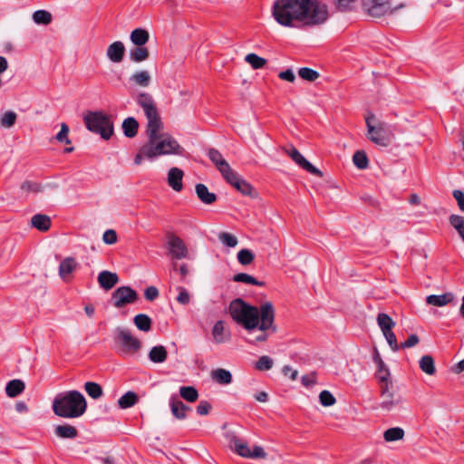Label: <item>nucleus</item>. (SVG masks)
<instances>
[{
	"mask_svg": "<svg viewBox=\"0 0 464 464\" xmlns=\"http://www.w3.org/2000/svg\"><path fill=\"white\" fill-rule=\"evenodd\" d=\"M272 16L285 27H294L295 23L306 26L324 24L329 19V9L320 0H276Z\"/></svg>",
	"mask_w": 464,
	"mask_h": 464,
	"instance_id": "obj_1",
	"label": "nucleus"
},
{
	"mask_svg": "<svg viewBox=\"0 0 464 464\" xmlns=\"http://www.w3.org/2000/svg\"><path fill=\"white\" fill-rule=\"evenodd\" d=\"M162 129L154 128L152 132L150 130H146L148 141L142 145V152L146 159L153 160L161 155L182 154L183 149L175 139L160 132Z\"/></svg>",
	"mask_w": 464,
	"mask_h": 464,
	"instance_id": "obj_2",
	"label": "nucleus"
},
{
	"mask_svg": "<svg viewBox=\"0 0 464 464\" xmlns=\"http://www.w3.org/2000/svg\"><path fill=\"white\" fill-rule=\"evenodd\" d=\"M52 407L55 415L74 419L84 414L87 402L80 392L72 390L58 393L53 401Z\"/></svg>",
	"mask_w": 464,
	"mask_h": 464,
	"instance_id": "obj_3",
	"label": "nucleus"
},
{
	"mask_svg": "<svg viewBox=\"0 0 464 464\" xmlns=\"http://www.w3.org/2000/svg\"><path fill=\"white\" fill-rule=\"evenodd\" d=\"M232 319L242 325L246 330L252 331L258 325L257 307L245 302L242 298H236L228 307Z\"/></svg>",
	"mask_w": 464,
	"mask_h": 464,
	"instance_id": "obj_4",
	"label": "nucleus"
},
{
	"mask_svg": "<svg viewBox=\"0 0 464 464\" xmlns=\"http://www.w3.org/2000/svg\"><path fill=\"white\" fill-rule=\"evenodd\" d=\"M82 118L87 130L99 134L103 140H107L113 135V122L110 116L102 111H87Z\"/></svg>",
	"mask_w": 464,
	"mask_h": 464,
	"instance_id": "obj_5",
	"label": "nucleus"
},
{
	"mask_svg": "<svg viewBox=\"0 0 464 464\" xmlns=\"http://www.w3.org/2000/svg\"><path fill=\"white\" fill-rule=\"evenodd\" d=\"M114 342L120 354H134L141 348V342L134 337L129 329L116 327L114 330Z\"/></svg>",
	"mask_w": 464,
	"mask_h": 464,
	"instance_id": "obj_6",
	"label": "nucleus"
},
{
	"mask_svg": "<svg viewBox=\"0 0 464 464\" xmlns=\"http://www.w3.org/2000/svg\"><path fill=\"white\" fill-rule=\"evenodd\" d=\"M361 6L365 14L373 18L394 14L404 7V4L393 5L392 0H361Z\"/></svg>",
	"mask_w": 464,
	"mask_h": 464,
	"instance_id": "obj_7",
	"label": "nucleus"
},
{
	"mask_svg": "<svg viewBox=\"0 0 464 464\" xmlns=\"http://www.w3.org/2000/svg\"><path fill=\"white\" fill-rule=\"evenodd\" d=\"M137 103L142 108L148 120L146 130L151 132L154 128H163L160 113L152 96L147 92H141L137 97Z\"/></svg>",
	"mask_w": 464,
	"mask_h": 464,
	"instance_id": "obj_8",
	"label": "nucleus"
},
{
	"mask_svg": "<svg viewBox=\"0 0 464 464\" xmlns=\"http://www.w3.org/2000/svg\"><path fill=\"white\" fill-rule=\"evenodd\" d=\"M258 313V325L257 329L262 332L271 330L273 333L276 332L275 325V309L271 302H266L257 307Z\"/></svg>",
	"mask_w": 464,
	"mask_h": 464,
	"instance_id": "obj_9",
	"label": "nucleus"
},
{
	"mask_svg": "<svg viewBox=\"0 0 464 464\" xmlns=\"http://www.w3.org/2000/svg\"><path fill=\"white\" fill-rule=\"evenodd\" d=\"M137 299L138 294L130 286H120L111 294V302L115 308H121L127 304H133Z\"/></svg>",
	"mask_w": 464,
	"mask_h": 464,
	"instance_id": "obj_10",
	"label": "nucleus"
},
{
	"mask_svg": "<svg viewBox=\"0 0 464 464\" xmlns=\"http://www.w3.org/2000/svg\"><path fill=\"white\" fill-rule=\"evenodd\" d=\"M224 179L233 186L237 191H239L244 196H249L251 198L256 197L257 193L255 188L248 183L246 180L242 179L237 172L233 169L230 170L227 175H225Z\"/></svg>",
	"mask_w": 464,
	"mask_h": 464,
	"instance_id": "obj_11",
	"label": "nucleus"
},
{
	"mask_svg": "<svg viewBox=\"0 0 464 464\" xmlns=\"http://www.w3.org/2000/svg\"><path fill=\"white\" fill-rule=\"evenodd\" d=\"M167 248L172 259L180 260L188 257V250L185 242L173 233L168 236Z\"/></svg>",
	"mask_w": 464,
	"mask_h": 464,
	"instance_id": "obj_12",
	"label": "nucleus"
},
{
	"mask_svg": "<svg viewBox=\"0 0 464 464\" xmlns=\"http://www.w3.org/2000/svg\"><path fill=\"white\" fill-rule=\"evenodd\" d=\"M373 119L374 115L371 114L365 120L368 129L367 138L371 141L379 146L386 147L389 144V140L386 137V132L382 126L375 127L372 125V121Z\"/></svg>",
	"mask_w": 464,
	"mask_h": 464,
	"instance_id": "obj_13",
	"label": "nucleus"
},
{
	"mask_svg": "<svg viewBox=\"0 0 464 464\" xmlns=\"http://www.w3.org/2000/svg\"><path fill=\"white\" fill-rule=\"evenodd\" d=\"M233 443L235 451L241 457L249 459H263L266 455L262 447L255 446L253 450H250L247 443L243 442L237 438H234Z\"/></svg>",
	"mask_w": 464,
	"mask_h": 464,
	"instance_id": "obj_14",
	"label": "nucleus"
},
{
	"mask_svg": "<svg viewBox=\"0 0 464 464\" xmlns=\"http://www.w3.org/2000/svg\"><path fill=\"white\" fill-rule=\"evenodd\" d=\"M284 150L299 167L316 177H323V172L310 163L295 147L284 149Z\"/></svg>",
	"mask_w": 464,
	"mask_h": 464,
	"instance_id": "obj_15",
	"label": "nucleus"
},
{
	"mask_svg": "<svg viewBox=\"0 0 464 464\" xmlns=\"http://www.w3.org/2000/svg\"><path fill=\"white\" fill-rule=\"evenodd\" d=\"M208 157L215 164L216 168L221 173L222 177L227 175L232 170L230 165L223 158L222 154L217 149H209L208 151Z\"/></svg>",
	"mask_w": 464,
	"mask_h": 464,
	"instance_id": "obj_16",
	"label": "nucleus"
},
{
	"mask_svg": "<svg viewBox=\"0 0 464 464\" xmlns=\"http://www.w3.org/2000/svg\"><path fill=\"white\" fill-rule=\"evenodd\" d=\"M125 54V46L121 41L111 44L106 51L108 59L115 63L122 62Z\"/></svg>",
	"mask_w": 464,
	"mask_h": 464,
	"instance_id": "obj_17",
	"label": "nucleus"
},
{
	"mask_svg": "<svg viewBox=\"0 0 464 464\" xmlns=\"http://www.w3.org/2000/svg\"><path fill=\"white\" fill-rule=\"evenodd\" d=\"M169 406L173 416L178 420H184L187 417V412L191 411V407L186 405L183 401L177 397L172 396L169 400Z\"/></svg>",
	"mask_w": 464,
	"mask_h": 464,
	"instance_id": "obj_18",
	"label": "nucleus"
},
{
	"mask_svg": "<svg viewBox=\"0 0 464 464\" xmlns=\"http://www.w3.org/2000/svg\"><path fill=\"white\" fill-rule=\"evenodd\" d=\"M184 172L179 168H171L168 173V184L175 191L179 192L183 188L182 179Z\"/></svg>",
	"mask_w": 464,
	"mask_h": 464,
	"instance_id": "obj_19",
	"label": "nucleus"
},
{
	"mask_svg": "<svg viewBox=\"0 0 464 464\" xmlns=\"http://www.w3.org/2000/svg\"><path fill=\"white\" fill-rule=\"evenodd\" d=\"M119 282V276L116 273L111 271H102L98 276V283L104 290L111 289Z\"/></svg>",
	"mask_w": 464,
	"mask_h": 464,
	"instance_id": "obj_20",
	"label": "nucleus"
},
{
	"mask_svg": "<svg viewBox=\"0 0 464 464\" xmlns=\"http://www.w3.org/2000/svg\"><path fill=\"white\" fill-rule=\"evenodd\" d=\"M454 301V295L451 292H447L442 295H430L426 298L428 304L441 307L445 306Z\"/></svg>",
	"mask_w": 464,
	"mask_h": 464,
	"instance_id": "obj_21",
	"label": "nucleus"
},
{
	"mask_svg": "<svg viewBox=\"0 0 464 464\" xmlns=\"http://www.w3.org/2000/svg\"><path fill=\"white\" fill-rule=\"evenodd\" d=\"M195 190L198 199L204 204L210 205L217 200L216 194L209 192L208 187L204 184H197Z\"/></svg>",
	"mask_w": 464,
	"mask_h": 464,
	"instance_id": "obj_22",
	"label": "nucleus"
},
{
	"mask_svg": "<svg viewBox=\"0 0 464 464\" xmlns=\"http://www.w3.org/2000/svg\"><path fill=\"white\" fill-rule=\"evenodd\" d=\"M77 262L73 257L64 258L59 266V276L63 281L76 269Z\"/></svg>",
	"mask_w": 464,
	"mask_h": 464,
	"instance_id": "obj_23",
	"label": "nucleus"
},
{
	"mask_svg": "<svg viewBox=\"0 0 464 464\" xmlns=\"http://www.w3.org/2000/svg\"><path fill=\"white\" fill-rule=\"evenodd\" d=\"M54 434L61 439H75L78 436L77 429L70 424L57 425L54 428Z\"/></svg>",
	"mask_w": 464,
	"mask_h": 464,
	"instance_id": "obj_24",
	"label": "nucleus"
},
{
	"mask_svg": "<svg viewBox=\"0 0 464 464\" xmlns=\"http://www.w3.org/2000/svg\"><path fill=\"white\" fill-rule=\"evenodd\" d=\"M149 359L154 363H162L167 360L168 352L165 346L156 345L153 346L149 352Z\"/></svg>",
	"mask_w": 464,
	"mask_h": 464,
	"instance_id": "obj_25",
	"label": "nucleus"
},
{
	"mask_svg": "<svg viewBox=\"0 0 464 464\" xmlns=\"http://www.w3.org/2000/svg\"><path fill=\"white\" fill-rule=\"evenodd\" d=\"M31 224L39 231L45 232L51 227V218L44 214H35L31 218Z\"/></svg>",
	"mask_w": 464,
	"mask_h": 464,
	"instance_id": "obj_26",
	"label": "nucleus"
},
{
	"mask_svg": "<svg viewBox=\"0 0 464 464\" xmlns=\"http://www.w3.org/2000/svg\"><path fill=\"white\" fill-rule=\"evenodd\" d=\"M212 334L215 342L218 343H225L226 341H228L230 339V334L228 332L226 333L224 322L221 320L218 321L214 324L212 329Z\"/></svg>",
	"mask_w": 464,
	"mask_h": 464,
	"instance_id": "obj_27",
	"label": "nucleus"
},
{
	"mask_svg": "<svg viewBox=\"0 0 464 464\" xmlns=\"http://www.w3.org/2000/svg\"><path fill=\"white\" fill-rule=\"evenodd\" d=\"M25 389V384L22 380L14 379L7 382L5 392L10 398H14L21 394Z\"/></svg>",
	"mask_w": 464,
	"mask_h": 464,
	"instance_id": "obj_28",
	"label": "nucleus"
},
{
	"mask_svg": "<svg viewBox=\"0 0 464 464\" xmlns=\"http://www.w3.org/2000/svg\"><path fill=\"white\" fill-rule=\"evenodd\" d=\"M130 39L134 45H145L150 39V34L146 29L136 28L130 33Z\"/></svg>",
	"mask_w": 464,
	"mask_h": 464,
	"instance_id": "obj_29",
	"label": "nucleus"
},
{
	"mask_svg": "<svg viewBox=\"0 0 464 464\" xmlns=\"http://www.w3.org/2000/svg\"><path fill=\"white\" fill-rule=\"evenodd\" d=\"M129 80L137 86L148 87L151 82V77L147 71L142 70L131 74Z\"/></svg>",
	"mask_w": 464,
	"mask_h": 464,
	"instance_id": "obj_30",
	"label": "nucleus"
},
{
	"mask_svg": "<svg viewBox=\"0 0 464 464\" xmlns=\"http://www.w3.org/2000/svg\"><path fill=\"white\" fill-rule=\"evenodd\" d=\"M123 133L128 138H133L137 135L139 130V122L133 117L126 118L122 122Z\"/></svg>",
	"mask_w": 464,
	"mask_h": 464,
	"instance_id": "obj_31",
	"label": "nucleus"
},
{
	"mask_svg": "<svg viewBox=\"0 0 464 464\" xmlns=\"http://www.w3.org/2000/svg\"><path fill=\"white\" fill-rule=\"evenodd\" d=\"M381 392L382 398L381 407L384 410L390 411L397 404V401L393 400V394L389 390V383H386L385 386H381Z\"/></svg>",
	"mask_w": 464,
	"mask_h": 464,
	"instance_id": "obj_32",
	"label": "nucleus"
},
{
	"mask_svg": "<svg viewBox=\"0 0 464 464\" xmlns=\"http://www.w3.org/2000/svg\"><path fill=\"white\" fill-rule=\"evenodd\" d=\"M212 379L218 384L226 385L232 382V374L229 371L218 368L211 372Z\"/></svg>",
	"mask_w": 464,
	"mask_h": 464,
	"instance_id": "obj_33",
	"label": "nucleus"
},
{
	"mask_svg": "<svg viewBox=\"0 0 464 464\" xmlns=\"http://www.w3.org/2000/svg\"><path fill=\"white\" fill-rule=\"evenodd\" d=\"M150 56V52L144 45L137 46L130 51V59L134 63H141L147 60Z\"/></svg>",
	"mask_w": 464,
	"mask_h": 464,
	"instance_id": "obj_34",
	"label": "nucleus"
},
{
	"mask_svg": "<svg viewBox=\"0 0 464 464\" xmlns=\"http://www.w3.org/2000/svg\"><path fill=\"white\" fill-rule=\"evenodd\" d=\"M420 368L427 375H434L436 367L431 355H423L420 360Z\"/></svg>",
	"mask_w": 464,
	"mask_h": 464,
	"instance_id": "obj_35",
	"label": "nucleus"
},
{
	"mask_svg": "<svg viewBox=\"0 0 464 464\" xmlns=\"http://www.w3.org/2000/svg\"><path fill=\"white\" fill-rule=\"evenodd\" d=\"M136 327L143 332H149L151 329V319L145 314H139L133 319Z\"/></svg>",
	"mask_w": 464,
	"mask_h": 464,
	"instance_id": "obj_36",
	"label": "nucleus"
},
{
	"mask_svg": "<svg viewBox=\"0 0 464 464\" xmlns=\"http://www.w3.org/2000/svg\"><path fill=\"white\" fill-rule=\"evenodd\" d=\"M404 430L402 428L395 427L390 428L383 433V438L387 442L397 441L402 440L404 437Z\"/></svg>",
	"mask_w": 464,
	"mask_h": 464,
	"instance_id": "obj_37",
	"label": "nucleus"
},
{
	"mask_svg": "<svg viewBox=\"0 0 464 464\" xmlns=\"http://www.w3.org/2000/svg\"><path fill=\"white\" fill-rule=\"evenodd\" d=\"M137 401V394L133 392H128L119 399L118 405L121 409H127L135 405Z\"/></svg>",
	"mask_w": 464,
	"mask_h": 464,
	"instance_id": "obj_38",
	"label": "nucleus"
},
{
	"mask_svg": "<svg viewBox=\"0 0 464 464\" xmlns=\"http://www.w3.org/2000/svg\"><path fill=\"white\" fill-rule=\"evenodd\" d=\"M179 394L182 399L188 402H194L198 398V392L193 386H182L179 388Z\"/></svg>",
	"mask_w": 464,
	"mask_h": 464,
	"instance_id": "obj_39",
	"label": "nucleus"
},
{
	"mask_svg": "<svg viewBox=\"0 0 464 464\" xmlns=\"http://www.w3.org/2000/svg\"><path fill=\"white\" fill-rule=\"evenodd\" d=\"M233 281L240 282V283H245V284H247V285H258V286H264L265 285V282L258 281L253 276L246 274V273L236 274L233 276Z\"/></svg>",
	"mask_w": 464,
	"mask_h": 464,
	"instance_id": "obj_40",
	"label": "nucleus"
},
{
	"mask_svg": "<svg viewBox=\"0 0 464 464\" xmlns=\"http://www.w3.org/2000/svg\"><path fill=\"white\" fill-rule=\"evenodd\" d=\"M449 221L464 241V217L453 214L450 217Z\"/></svg>",
	"mask_w": 464,
	"mask_h": 464,
	"instance_id": "obj_41",
	"label": "nucleus"
},
{
	"mask_svg": "<svg viewBox=\"0 0 464 464\" xmlns=\"http://www.w3.org/2000/svg\"><path fill=\"white\" fill-rule=\"evenodd\" d=\"M84 389L87 394L92 399H99L102 395V388L97 382H87L84 384Z\"/></svg>",
	"mask_w": 464,
	"mask_h": 464,
	"instance_id": "obj_42",
	"label": "nucleus"
},
{
	"mask_svg": "<svg viewBox=\"0 0 464 464\" xmlns=\"http://www.w3.org/2000/svg\"><path fill=\"white\" fill-rule=\"evenodd\" d=\"M33 19L38 24H49L52 22V14L45 10H37L33 14Z\"/></svg>",
	"mask_w": 464,
	"mask_h": 464,
	"instance_id": "obj_43",
	"label": "nucleus"
},
{
	"mask_svg": "<svg viewBox=\"0 0 464 464\" xmlns=\"http://www.w3.org/2000/svg\"><path fill=\"white\" fill-rule=\"evenodd\" d=\"M237 257L239 264L242 266H248L254 261L255 255L251 250L243 248L237 253Z\"/></svg>",
	"mask_w": 464,
	"mask_h": 464,
	"instance_id": "obj_44",
	"label": "nucleus"
},
{
	"mask_svg": "<svg viewBox=\"0 0 464 464\" xmlns=\"http://www.w3.org/2000/svg\"><path fill=\"white\" fill-rule=\"evenodd\" d=\"M357 0H334L337 11L346 13L353 11Z\"/></svg>",
	"mask_w": 464,
	"mask_h": 464,
	"instance_id": "obj_45",
	"label": "nucleus"
},
{
	"mask_svg": "<svg viewBox=\"0 0 464 464\" xmlns=\"http://www.w3.org/2000/svg\"><path fill=\"white\" fill-rule=\"evenodd\" d=\"M298 75L304 81L314 82L319 78V72L308 67H303L298 70Z\"/></svg>",
	"mask_w": 464,
	"mask_h": 464,
	"instance_id": "obj_46",
	"label": "nucleus"
},
{
	"mask_svg": "<svg viewBox=\"0 0 464 464\" xmlns=\"http://www.w3.org/2000/svg\"><path fill=\"white\" fill-rule=\"evenodd\" d=\"M353 164L359 169H364L368 167V158L364 151L357 150L353 156Z\"/></svg>",
	"mask_w": 464,
	"mask_h": 464,
	"instance_id": "obj_47",
	"label": "nucleus"
},
{
	"mask_svg": "<svg viewBox=\"0 0 464 464\" xmlns=\"http://www.w3.org/2000/svg\"><path fill=\"white\" fill-rule=\"evenodd\" d=\"M377 323L382 332L391 330L394 326V323L392 318L384 313H380L378 314Z\"/></svg>",
	"mask_w": 464,
	"mask_h": 464,
	"instance_id": "obj_48",
	"label": "nucleus"
},
{
	"mask_svg": "<svg viewBox=\"0 0 464 464\" xmlns=\"http://www.w3.org/2000/svg\"><path fill=\"white\" fill-rule=\"evenodd\" d=\"M409 203L412 206H419L421 208V211L414 212L411 214V216L414 217H423L425 215V212L427 210V206L425 204H422L420 198L417 194H411L408 199Z\"/></svg>",
	"mask_w": 464,
	"mask_h": 464,
	"instance_id": "obj_49",
	"label": "nucleus"
},
{
	"mask_svg": "<svg viewBox=\"0 0 464 464\" xmlns=\"http://www.w3.org/2000/svg\"><path fill=\"white\" fill-rule=\"evenodd\" d=\"M253 69H260L265 66L266 60L258 56L256 53H248L245 59Z\"/></svg>",
	"mask_w": 464,
	"mask_h": 464,
	"instance_id": "obj_50",
	"label": "nucleus"
},
{
	"mask_svg": "<svg viewBox=\"0 0 464 464\" xmlns=\"http://www.w3.org/2000/svg\"><path fill=\"white\" fill-rule=\"evenodd\" d=\"M16 113L9 111L5 112L0 119V125L4 128H11L14 125L16 121Z\"/></svg>",
	"mask_w": 464,
	"mask_h": 464,
	"instance_id": "obj_51",
	"label": "nucleus"
},
{
	"mask_svg": "<svg viewBox=\"0 0 464 464\" xmlns=\"http://www.w3.org/2000/svg\"><path fill=\"white\" fill-rule=\"evenodd\" d=\"M218 239L228 247H235L238 243L237 238L234 235L227 232L219 233Z\"/></svg>",
	"mask_w": 464,
	"mask_h": 464,
	"instance_id": "obj_52",
	"label": "nucleus"
},
{
	"mask_svg": "<svg viewBox=\"0 0 464 464\" xmlns=\"http://www.w3.org/2000/svg\"><path fill=\"white\" fill-rule=\"evenodd\" d=\"M274 362L273 360L267 356H261L256 362V369L259 371H268L273 367Z\"/></svg>",
	"mask_w": 464,
	"mask_h": 464,
	"instance_id": "obj_53",
	"label": "nucleus"
},
{
	"mask_svg": "<svg viewBox=\"0 0 464 464\" xmlns=\"http://www.w3.org/2000/svg\"><path fill=\"white\" fill-rule=\"evenodd\" d=\"M21 189L25 193H39L42 191V186L37 182L25 180L21 184Z\"/></svg>",
	"mask_w": 464,
	"mask_h": 464,
	"instance_id": "obj_54",
	"label": "nucleus"
},
{
	"mask_svg": "<svg viewBox=\"0 0 464 464\" xmlns=\"http://www.w3.org/2000/svg\"><path fill=\"white\" fill-rule=\"evenodd\" d=\"M68 134H69V127L66 123L63 122L61 124L60 131L55 136V140L61 143L70 144L71 140L69 139Z\"/></svg>",
	"mask_w": 464,
	"mask_h": 464,
	"instance_id": "obj_55",
	"label": "nucleus"
},
{
	"mask_svg": "<svg viewBox=\"0 0 464 464\" xmlns=\"http://www.w3.org/2000/svg\"><path fill=\"white\" fill-rule=\"evenodd\" d=\"M320 403L324 407L332 406L335 403L334 396L329 391H323L319 394Z\"/></svg>",
	"mask_w": 464,
	"mask_h": 464,
	"instance_id": "obj_56",
	"label": "nucleus"
},
{
	"mask_svg": "<svg viewBox=\"0 0 464 464\" xmlns=\"http://www.w3.org/2000/svg\"><path fill=\"white\" fill-rule=\"evenodd\" d=\"M382 334H383L385 339L387 340L389 345L391 346V348L392 350H394V351H397L399 349V346H398V343H397L396 336L392 333V329L391 330H387V331H383Z\"/></svg>",
	"mask_w": 464,
	"mask_h": 464,
	"instance_id": "obj_57",
	"label": "nucleus"
},
{
	"mask_svg": "<svg viewBox=\"0 0 464 464\" xmlns=\"http://www.w3.org/2000/svg\"><path fill=\"white\" fill-rule=\"evenodd\" d=\"M178 290H179V295L177 296V301L180 304H188L190 301V296H189L188 292L183 287H179Z\"/></svg>",
	"mask_w": 464,
	"mask_h": 464,
	"instance_id": "obj_58",
	"label": "nucleus"
},
{
	"mask_svg": "<svg viewBox=\"0 0 464 464\" xmlns=\"http://www.w3.org/2000/svg\"><path fill=\"white\" fill-rule=\"evenodd\" d=\"M102 239L104 243L112 245L117 242V234L113 229H108L103 233Z\"/></svg>",
	"mask_w": 464,
	"mask_h": 464,
	"instance_id": "obj_59",
	"label": "nucleus"
},
{
	"mask_svg": "<svg viewBox=\"0 0 464 464\" xmlns=\"http://www.w3.org/2000/svg\"><path fill=\"white\" fill-rule=\"evenodd\" d=\"M390 373L387 369L384 368V366H380L378 368L376 376L379 379V381L382 382L381 386H385L386 383H388V377Z\"/></svg>",
	"mask_w": 464,
	"mask_h": 464,
	"instance_id": "obj_60",
	"label": "nucleus"
},
{
	"mask_svg": "<svg viewBox=\"0 0 464 464\" xmlns=\"http://www.w3.org/2000/svg\"><path fill=\"white\" fill-rule=\"evenodd\" d=\"M159 290L155 286H149L144 291V296L148 301H154L159 296Z\"/></svg>",
	"mask_w": 464,
	"mask_h": 464,
	"instance_id": "obj_61",
	"label": "nucleus"
},
{
	"mask_svg": "<svg viewBox=\"0 0 464 464\" xmlns=\"http://www.w3.org/2000/svg\"><path fill=\"white\" fill-rule=\"evenodd\" d=\"M211 410V404L208 401H200L197 406V412L199 415H207Z\"/></svg>",
	"mask_w": 464,
	"mask_h": 464,
	"instance_id": "obj_62",
	"label": "nucleus"
},
{
	"mask_svg": "<svg viewBox=\"0 0 464 464\" xmlns=\"http://www.w3.org/2000/svg\"><path fill=\"white\" fill-rule=\"evenodd\" d=\"M453 198L456 199L459 208L464 212V193L459 189H455L452 192Z\"/></svg>",
	"mask_w": 464,
	"mask_h": 464,
	"instance_id": "obj_63",
	"label": "nucleus"
},
{
	"mask_svg": "<svg viewBox=\"0 0 464 464\" xmlns=\"http://www.w3.org/2000/svg\"><path fill=\"white\" fill-rule=\"evenodd\" d=\"M301 382L304 387L313 386L316 382L315 372H312L311 374L302 376Z\"/></svg>",
	"mask_w": 464,
	"mask_h": 464,
	"instance_id": "obj_64",
	"label": "nucleus"
}]
</instances>
